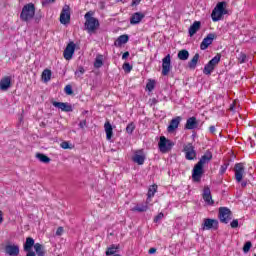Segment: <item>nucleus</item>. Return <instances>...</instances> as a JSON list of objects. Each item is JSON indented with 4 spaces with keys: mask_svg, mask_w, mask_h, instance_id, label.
<instances>
[{
    "mask_svg": "<svg viewBox=\"0 0 256 256\" xmlns=\"http://www.w3.org/2000/svg\"><path fill=\"white\" fill-rule=\"evenodd\" d=\"M84 27L88 33H95L99 29V19L93 17V12L89 11L84 15Z\"/></svg>",
    "mask_w": 256,
    "mask_h": 256,
    "instance_id": "f257e3e1",
    "label": "nucleus"
},
{
    "mask_svg": "<svg viewBox=\"0 0 256 256\" xmlns=\"http://www.w3.org/2000/svg\"><path fill=\"white\" fill-rule=\"evenodd\" d=\"M35 18V4L28 3L25 4L20 13V19L24 23H29V21Z\"/></svg>",
    "mask_w": 256,
    "mask_h": 256,
    "instance_id": "f03ea898",
    "label": "nucleus"
},
{
    "mask_svg": "<svg viewBox=\"0 0 256 256\" xmlns=\"http://www.w3.org/2000/svg\"><path fill=\"white\" fill-rule=\"evenodd\" d=\"M221 61V54H217L215 57H213L205 66L203 73L204 75H211L213 71H215V67L219 65Z\"/></svg>",
    "mask_w": 256,
    "mask_h": 256,
    "instance_id": "7ed1b4c3",
    "label": "nucleus"
},
{
    "mask_svg": "<svg viewBox=\"0 0 256 256\" xmlns=\"http://www.w3.org/2000/svg\"><path fill=\"white\" fill-rule=\"evenodd\" d=\"M183 153H185V159H187V161H195V159H197V151H195L193 143L184 145Z\"/></svg>",
    "mask_w": 256,
    "mask_h": 256,
    "instance_id": "20e7f679",
    "label": "nucleus"
},
{
    "mask_svg": "<svg viewBox=\"0 0 256 256\" xmlns=\"http://www.w3.org/2000/svg\"><path fill=\"white\" fill-rule=\"evenodd\" d=\"M232 215L233 214L229 208L227 207L219 208L218 217L221 223H225V224L229 223V221H231Z\"/></svg>",
    "mask_w": 256,
    "mask_h": 256,
    "instance_id": "39448f33",
    "label": "nucleus"
},
{
    "mask_svg": "<svg viewBox=\"0 0 256 256\" xmlns=\"http://www.w3.org/2000/svg\"><path fill=\"white\" fill-rule=\"evenodd\" d=\"M203 173H205V171L203 170V166H201V164L196 163L192 170V181L194 183H201Z\"/></svg>",
    "mask_w": 256,
    "mask_h": 256,
    "instance_id": "423d86ee",
    "label": "nucleus"
},
{
    "mask_svg": "<svg viewBox=\"0 0 256 256\" xmlns=\"http://www.w3.org/2000/svg\"><path fill=\"white\" fill-rule=\"evenodd\" d=\"M158 147L161 153H167V151H171L173 142H171V140L167 139L165 136H161Z\"/></svg>",
    "mask_w": 256,
    "mask_h": 256,
    "instance_id": "0eeeda50",
    "label": "nucleus"
},
{
    "mask_svg": "<svg viewBox=\"0 0 256 256\" xmlns=\"http://www.w3.org/2000/svg\"><path fill=\"white\" fill-rule=\"evenodd\" d=\"M71 22V8L69 5H65L60 14V23L67 25Z\"/></svg>",
    "mask_w": 256,
    "mask_h": 256,
    "instance_id": "6e6552de",
    "label": "nucleus"
},
{
    "mask_svg": "<svg viewBox=\"0 0 256 256\" xmlns=\"http://www.w3.org/2000/svg\"><path fill=\"white\" fill-rule=\"evenodd\" d=\"M171 69V54H168L162 59V75L167 77L171 73Z\"/></svg>",
    "mask_w": 256,
    "mask_h": 256,
    "instance_id": "1a4fd4ad",
    "label": "nucleus"
},
{
    "mask_svg": "<svg viewBox=\"0 0 256 256\" xmlns=\"http://www.w3.org/2000/svg\"><path fill=\"white\" fill-rule=\"evenodd\" d=\"M234 173L236 181L241 183V181H243V175H245V165L243 163H236Z\"/></svg>",
    "mask_w": 256,
    "mask_h": 256,
    "instance_id": "9d476101",
    "label": "nucleus"
},
{
    "mask_svg": "<svg viewBox=\"0 0 256 256\" xmlns=\"http://www.w3.org/2000/svg\"><path fill=\"white\" fill-rule=\"evenodd\" d=\"M203 231H209L211 229H219V221L211 218L204 219L202 224Z\"/></svg>",
    "mask_w": 256,
    "mask_h": 256,
    "instance_id": "9b49d317",
    "label": "nucleus"
},
{
    "mask_svg": "<svg viewBox=\"0 0 256 256\" xmlns=\"http://www.w3.org/2000/svg\"><path fill=\"white\" fill-rule=\"evenodd\" d=\"M73 55H75V42H70L63 52V57L66 61H71V59H73Z\"/></svg>",
    "mask_w": 256,
    "mask_h": 256,
    "instance_id": "f8f14e48",
    "label": "nucleus"
},
{
    "mask_svg": "<svg viewBox=\"0 0 256 256\" xmlns=\"http://www.w3.org/2000/svg\"><path fill=\"white\" fill-rule=\"evenodd\" d=\"M202 198L206 205H215V201L213 200V196L211 195V188L209 186H204Z\"/></svg>",
    "mask_w": 256,
    "mask_h": 256,
    "instance_id": "ddd939ff",
    "label": "nucleus"
},
{
    "mask_svg": "<svg viewBox=\"0 0 256 256\" xmlns=\"http://www.w3.org/2000/svg\"><path fill=\"white\" fill-rule=\"evenodd\" d=\"M214 39H215L214 33L208 34L207 37H205L200 44L201 51H205V49H208L209 45L213 44Z\"/></svg>",
    "mask_w": 256,
    "mask_h": 256,
    "instance_id": "4468645a",
    "label": "nucleus"
},
{
    "mask_svg": "<svg viewBox=\"0 0 256 256\" xmlns=\"http://www.w3.org/2000/svg\"><path fill=\"white\" fill-rule=\"evenodd\" d=\"M6 255L9 256H19V245L17 244H7L4 248Z\"/></svg>",
    "mask_w": 256,
    "mask_h": 256,
    "instance_id": "2eb2a0df",
    "label": "nucleus"
},
{
    "mask_svg": "<svg viewBox=\"0 0 256 256\" xmlns=\"http://www.w3.org/2000/svg\"><path fill=\"white\" fill-rule=\"evenodd\" d=\"M52 105L53 107L61 109V111H64V113H71V111H73V106H71L69 103L53 101Z\"/></svg>",
    "mask_w": 256,
    "mask_h": 256,
    "instance_id": "dca6fc26",
    "label": "nucleus"
},
{
    "mask_svg": "<svg viewBox=\"0 0 256 256\" xmlns=\"http://www.w3.org/2000/svg\"><path fill=\"white\" fill-rule=\"evenodd\" d=\"M182 119L183 118H181V116H177V117L173 118L167 127L168 133H173L175 130H177L179 128V125H180Z\"/></svg>",
    "mask_w": 256,
    "mask_h": 256,
    "instance_id": "f3484780",
    "label": "nucleus"
},
{
    "mask_svg": "<svg viewBox=\"0 0 256 256\" xmlns=\"http://www.w3.org/2000/svg\"><path fill=\"white\" fill-rule=\"evenodd\" d=\"M132 161L137 165H143L145 163V153L143 150H137L132 157Z\"/></svg>",
    "mask_w": 256,
    "mask_h": 256,
    "instance_id": "a211bd4d",
    "label": "nucleus"
},
{
    "mask_svg": "<svg viewBox=\"0 0 256 256\" xmlns=\"http://www.w3.org/2000/svg\"><path fill=\"white\" fill-rule=\"evenodd\" d=\"M197 127H199V121H197V117L192 116L186 120L185 129L191 131L193 129H197Z\"/></svg>",
    "mask_w": 256,
    "mask_h": 256,
    "instance_id": "6ab92c4d",
    "label": "nucleus"
},
{
    "mask_svg": "<svg viewBox=\"0 0 256 256\" xmlns=\"http://www.w3.org/2000/svg\"><path fill=\"white\" fill-rule=\"evenodd\" d=\"M143 19H145V14H143L141 12H135L130 17V25H139V23H141V21H143Z\"/></svg>",
    "mask_w": 256,
    "mask_h": 256,
    "instance_id": "aec40b11",
    "label": "nucleus"
},
{
    "mask_svg": "<svg viewBox=\"0 0 256 256\" xmlns=\"http://www.w3.org/2000/svg\"><path fill=\"white\" fill-rule=\"evenodd\" d=\"M213 159V153L210 150H207L204 155L201 156L200 160L197 162L198 165L204 167L205 164L209 163Z\"/></svg>",
    "mask_w": 256,
    "mask_h": 256,
    "instance_id": "412c9836",
    "label": "nucleus"
},
{
    "mask_svg": "<svg viewBox=\"0 0 256 256\" xmlns=\"http://www.w3.org/2000/svg\"><path fill=\"white\" fill-rule=\"evenodd\" d=\"M134 213H145L149 211V203L146 202L145 204H137L132 208Z\"/></svg>",
    "mask_w": 256,
    "mask_h": 256,
    "instance_id": "4be33fe9",
    "label": "nucleus"
},
{
    "mask_svg": "<svg viewBox=\"0 0 256 256\" xmlns=\"http://www.w3.org/2000/svg\"><path fill=\"white\" fill-rule=\"evenodd\" d=\"M129 42V35L123 34L120 35L114 42L115 47H122L125 43Z\"/></svg>",
    "mask_w": 256,
    "mask_h": 256,
    "instance_id": "5701e85b",
    "label": "nucleus"
},
{
    "mask_svg": "<svg viewBox=\"0 0 256 256\" xmlns=\"http://www.w3.org/2000/svg\"><path fill=\"white\" fill-rule=\"evenodd\" d=\"M11 87V77L6 76L0 80V89L1 91H7Z\"/></svg>",
    "mask_w": 256,
    "mask_h": 256,
    "instance_id": "b1692460",
    "label": "nucleus"
},
{
    "mask_svg": "<svg viewBox=\"0 0 256 256\" xmlns=\"http://www.w3.org/2000/svg\"><path fill=\"white\" fill-rule=\"evenodd\" d=\"M201 29V22L200 21H194L193 24L190 26L188 33L190 37H193Z\"/></svg>",
    "mask_w": 256,
    "mask_h": 256,
    "instance_id": "393cba45",
    "label": "nucleus"
},
{
    "mask_svg": "<svg viewBox=\"0 0 256 256\" xmlns=\"http://www.w3.org/2000/svg\"><path fill=\"white\" fill-rule=\"evenodd\" d=\"M104 129H105L107 141H111V139L113 137V126H111L110 122H106L104 124Z\"/></svg>",
    "mask_w": 256,
    "mask_h": 256,
    "instance_id": "a878e982",
    "label": "nucleus"
},
{
    "mask_svg": "<svg viewBox=\"0 0 256 256\" xmlns=\"http://www.w3.org/2000/svg\"><path fill=\"white\" fill-rule=\"evenodd\" d=\"M225 7H227V2H219L214 8V11H218L220 15H227V9H225Z\"/></svg>",
    "mask_w": 256,
    "mask_h": 256,
    "instance_id": "bb28decb",
    "label": "nucleus"
},
{
    "mask_svg": "<svg viewBox=\"0 0 256 256\" xmlns=\"http://www.w3.org/2000/svg\"><path fill=\"white\" fill-rule=\"evenodd\" d=\"M199 63V53H196L192 59L188 62V68L191 70L197 69V64Z\"/></svg>",
    "mask_w": 256,
    "mask_h": 256,
    "instance_id": "cd10ccee",
    "label": "nucleus"
},
{
    "mask_svg": "<svg viewBox=\"0 0 256 256\" xmlns=\"http://www.w3.org/2000/svg\"><path fill=\"white\" fill-rule=\"evenodd\" d=\"M35 247V239L28 237L24 243V251H31Z\"/></svg>",
    "mask_w": 256,
    "mask_h": 256,
    "instance_id": "c85d7f7f",
    "label": "nucleus"
},
{
    "mask_svg": "<svg viewBox=\"0 0 256 256\" xmlns=\"http://www.w3.org/2000/svg\"><path fill=\"white\" fill-rule=\"evenodd\" d=\"M157 189H158L157 184H153L152 186L149 187L148 193H147V201L155 197V193L157 192Z\"/></svg>",
    "mask_w": 256,
    "mask_h": 256,
    "instance_id": "c756f323",
    "label": "nucleus"
},
{
    "mask_svg": "<svg viewBox=\"0 0 256 256\" xmlns=\"http://www.w3.org/2000/svg\"><path fill=\"white\" fill-rule=\"evenodd\" d=\"M34 249L37 256H45V246H43L41 243H36L34 245Z\"/></svg>",
    "mask_w": 256,
    "mask_h": 256,
    "instance_id": "7c9ffc66",
    "label": "nucleus"
},
{
    "mask_svg": "<svg viewBox=\"0 0 256 256\" xmlns=\"http://www.w3.org/2000/svg\"><path fill=\"white\" fill-rule=\"evenodd\" d=\"M51 70L50 69H45L42 72V81H44V83H49V81H51Z\"/></svg>",
    "mask_w": 256,
    "mask_h": 256,
    "instance_id": "2f4dec72",
    "label": "nucleus"
},
{
    "mask_svg": "<svg viewBox=\"0 0 256 256\" xmlns=\"http://www.w3.org/2000/svg\"><path fill=\"white\" fill-rule=\"evenodd\" d=\"M36 159L41 163H51V158L43 153H36Z\"/></svg>",
    "mask_w": 256,
    "mask_h": 256,
    "instance_id": "473e14b6",
    "label": "nucleus"
},
{
    "mask_svg": "<svg viewBox=\"0 0 256 256\" xmlns=\"http://www.w3.org/2000/svg\"><path fill=\"white\" fill-rule=\"evenodd\" d=\"M178 59H180V61H187V59H189V51L183 49L180 50L177 54Z\"/></svg>",
    "mask_w": 256,
    "mask_h": 256,
    "instance_id": "72a5a7b5",
    "label": "nucleus"
},
{
    "mask_svg": "<svg viewBox=\"0 0 256 256\" xmlns=\"http://www.w3.org/2000/svg\"><path fill=\"white\" fill-rule=\"evenodd\" d=\"M221 12H219L218 10H213L211 17H212V21L214 23H217V21H221V19L223 18L224 14H220Z\"/></svg>",
    "mask_w": 256,
    "mask_h": 256,
    "instance_id": "f704fd0d",
    "label": "nucleus"
},
{
    "mask_svg": "<svg viewBox=\"0 0 256 256\" xmlns=\"http://www.w3.org/2000/svg\"><path fill=\"white\" fill-rule=\"evenodd\" d=\"M119 250V246H116L115 244L111 245L110 247L107 248L106 250V255L107 256H114L117 255L115 253H117V251Z\"/></svg>",
    "mask_w": 256,
    "mask_h": 256,
    "instance_id": "c9c22d12",
    "label": "nucleus"
},
{
    "mask_svg": "<svg viewBox=\"0 0 256 256\" xmlns=\"http://www.w3.org/2000/svg\"><path fill=\"white\" fill-rule=\"evenodd\" d=\"M95 69H101L103 67V55H98L94 61Z\"/></svg>",
    "mask_w": 256,
    "mask_h": 256,
    "instance_id": "e433bc0d",
    "label": "nucleus"
},
{
    "mask_svg": "<svg viewBox=\"0 0 256 256\" xmlns=\"http://www.w3.org/2000/svg\"><path fill=\"white\" fill-rule=\"evenodd\" d=\"M76 79H81L83 75H85V68L83 66H79L78 70L74 73Z\"/></svg>",
    "mask_w": 256,
    "mask_h": 256,
    "instance_id": "4c0bfd02",
    "label": "nucleus"
},
{
    "mask_svg": "<svg viewBox=\"0 0 256 256\" xmlns=\"http://www.w3.org/2000/svg\"><path fill=\"white\" fill-rule=\"evenodd\" d=\"M155 80L154 79H148V82L146 84V90L151 92L153 89H155Z\"/></svg>",
    "mask_w": 256,
    "mask_h": 256,
    "instance_id": "58836bf2",
    "label": "nucleus"
},
{
    "mask_svg": "<svg viewBox=\"0 0 256 256\" xmlns=\"http://www.w3.org/2000/svg\"><path fill=\"white\" fill-rule=\"evenodd\" d=\"M133 131H135V123L131 122L126 127V133H128V135H132Z\"/></svg>",
    "mask_w": 256,
    "mask_h": 256,
    "instance_id": "ea45409f",
    "label": "nucleus"
},
{
    "mask_svg": "<svg viewBox=\"0 0 256 256\" xmlns=\"http://www.w3.org/2000/svg\"><path fill=\"white\" fill-rule=\"evenodd\" d=\"M245 61H247V54L241 52L238 55V63H240V65H243V63H245Z\"/></svg>",
    "mask_w": 256,
    "mask_h": 256,
    "instance_id": "a19ab883",
    "label": "nucleus"
},
{
    "mask_svg": "<svg viewBox=\"0 0 256 256\" xmlns=\"http://www.w3.org/2000/svg\"><path fill=\"white\" fill-rule=\"evenodd\" d=\"M122 69L125 71V73H131V71H133V66H131L129 62H126L123 64Z\"/></svg>",
    "mask_w": 256,
    "mask_h": 256,
    "instance_id": "79ce46f5",
    "label": "nucleus"
},
{
    "mask_svg": "<svg viewBox=\"0 0 256 256\" xmlns=\"http://www.w3.org/2000/svg\"><path fill=\"white\" fill-rule=\"evenodd\" d=\"M251 247H253V244L251 243V241L246 242L243 246V252L249 253V251H251Z\"/></svg>",
    "mask_w": 256,
    "mask_h": 256,
    "instance_id": "37998d69",
    "label": "nucleus"
},
{
    "mask_svg": "<svg viewBox=\"0 0 256 256\" xmlns=\"http://www.w3.org/2000/svg\"><path fill=\"white\" fill-rule=\"evenodd\" d=\"M64 91L66 95H73V87H71V85H66Z\"/></svg>",
    "mask_w": 256,
    "mask_h": 256,
    "instance_id": "c03bdc74",
    "label": "nucleus"
},
{
    "mask_svg": "<svg viewBox=\"0 0 256 256\" xmlns=\"http://www.w3.org/2000/svg\"><path fill=\"white\" fill-rule=\"evenodd\" d=\"M164 217L165 214H163V212H160L158 215L154 217V223H159V221H161V219H163Z\"/></svg>",
    "mask_w": 256,
    "mask_h": 256,
    "instance_id": "a18cd8bd",
    "label": "nucleus"
},
{
    "mask_svg": "<svg viewBox=\"0 0 256 256\" xmlns=\"http://www.w3.org/2000/svg\"><path fill=\"white\" fill-rule=\"evenodd\" d=\"M227 167H229V164H223L220 167V170H219L220 175H225V172L227 171Z\"/></svg>",
    "mask_w": 256,
    "mask_h": 256,
    "instance_id": "49530a36",
    "label": "nucleus"
},
{
    "mask_svg": "<svg viewBox=\"0 0 256 256\" xmlns=\"http://www.w3.org/2000/svg\"><path fill=\"white\" fill-rule=\"evenodd\" d=\"M230 227L232 229H237V227H239V220L234 219L231 223H230Z\"/></svg>",
    "mask_w": 256,
    "mask_h": 256,
    "instance_id": "de8ad7c7",
    "label": "nucleus"
},
{
    "mask_svg": "<svg viewBox=\"0 0 256 256\" xmlns=\"http://www.w3.org/2000/svg\"><path fill=\"white\" fill-rule=\"evenodd\" d=\"M79 127L80 129H85V127H87V120L80 121Z\"/></svg>",
    "mask_w": 256,
    "mask_h": 256,
    "instance_id": "09e8293b",
    "label": "nucleus"
},
{
    "mask_svg": "<svg viewBox=\"0 0 256 256\" xmlns=\"http://www.w3.org/2000/svg\"><path fill=\"white\" fill-rule=\"evenodd\" d=\"M142 0H132L131 7H137L141 3Z\"/></svg>",
    "mask_w": 256,
    "mask_h": 256,
    "instance_id": "8fccbe9b",
    "label": "nucleus"
},
{
    "mask_svg": "<svg viewBox=\"0 0 256 256\" xmlns=\"http://www.w3.org/2000/svg\"><path fill=\"white\" fill-rule=\"evenodd\" d=\"M209 132H210L212 135H215V133L217 132V128H215V126H210V127H209Z\"/></svg>",
    "mask_w": 256,
    "mask_h": 256,
    "instance_id": "3c124183",
    "label": "nucleus"
},
{
    "mask_svg": "<svg viewBox=\"0 0 256 256\" xmlns=\"http://www.w3.org/2000/svg\"><path fill=\"white\" fill-rule=\"evenodd\" d=\"M26 256H37V254L33 250H26Z\"/></svg>",
    "mask_w": 256,
    "mask_h": 256,
    "instance_id": "603ef678",
    "label": "nucleus"
},
{
    "mask_svg": "<svg viewBox=\"0 0 256 256\" xmlns=\"http://www.w3.org/2000/svg\"><path fill=\"white\" fill-rule=\"evenodd\" d=\"M56 235H63V227H58L57 228Z\"/></svg>",
    "mask_w": 256,
    "mask_h": 256,
    "instance_id": "864d4df0",
    "label": "nucleus"
},
{
    "mask_svg": "<svg viewBox=\"0 0 256 256\" xmlns=\"http://www.w3.org/2000/svg\"><path fill=\"white\" fill-rule=\"evenodd\" d=\"M62 149H69V142H63L61 144Z\"/></svg>",
    "mask_w": 256,
    "mask_h": 256,
    "instance_id": "5fc2aeb1",
    "label": "nucleus"
},
{
    "mask_svg": "<svg viewBox=\"0 0 256 256\" xmlns=\"http://www.w3.org/2000/svg\"><path fill=\"white\" fill-rule=\"evenodd\" d=\"M128 57H129V51L124 52L123 55H122V59L125 60Z\"/></svg>",
    "mask_w": 256,
    "mask_h": 256,
    "instance_id": "6e6d98bb",
    "label": "nucleus"
},
{
    "mask_svg": "<svg viewBox=\"0 0 256 256\" xmlns=\"http://www.w3.org/2000/svg\"><path fill=\"white\" fill-rule=\"evenodd\" d=\"M148 253H149L150 255H153V253H157V249H156V248H150L149 251H148Z\"/></svg>",
    "mask_w": 256,
    "mask_h": 256,
    "instance_id": "4d7b16f0",
    "label": "nucleus"
},
{
    "mask_svg": "<svg viewBox=\"0 0 256 256\" xmlns=\"http://www.w3.org/2000/svg\"><path fill=\"white\" fill-rule=\"evenodd\" d=\"M159 103V101L157 100V98H153L151 100V105H157Z\"/></svg>",
    "mask_w": 256,
    "mask_h": 256,
    "instance_id": "13d9d810",
    "label": "nucleus"
},
{
    "mask_svg": "<svg viewBox=\"0 0 256 256\" xmlns=\"http://www.w3.org/2000/svg\"><path fill=\"white\" fill-rule=\"evenodd\" d=\"M56 0H44V4L49 5V3H55Z\"/></svg>",
    "mask_w": 256,
    "mask_h": 256,
    "instance_id": "bf43d9fd",
    "label": "nucleus"
},
{
    "mask_svg": "<svg viewBox=\"0 0 256 256\" xmlns=\"http://www.w3.org/2000/svg\"><path fill=\"white\" fill-rule=\"evenodd\" d=\"M3 223V211L0 210V225Z\"/></svg>",
    "mask_w": 256,
    "mask_h": 256,
    "instance_id": "052dcab7",
    "label": "nucleus"
},
{
    "mask_svg": "<svg viewBox=\"0 0 256 256\" xmlns=\"http://www.w3.org/2000/svg\"><path fill=\"white\" fill-rule=\"evenodd\" d=\"M241 186H242V187H247V182H242V183H241Z\"/></svg>",
    "mask_w": 256,
    "mask_h": 256,
    "instance_id": "680f3d73",
    "label": "nucleus"
},
{
    "mask_svg": "<svg viewBox=\"0 0 256 256\" xmlns=\"http://www.w3.org/2000/svg\"><path fill=\"white\" fill-rule=\"evenodd\" d=\"M233 107H235V104L230 105V111H233Z\"/></svg>",
    "mask_w": 256,
    "mask_h": 256,
    "instance_id": "e2e57ef3",
    "label": "nucleus"
},
{
    "mask_svg": "<svg viewBox=\"0 0 256 256\" xmlns=\"http://www.w3.org/2000/svg\"><path fill=\"white\" fill-rule=\"evenodd\" d=\"M117 1L119 2V1H123V0H117Z\"/></svg>",
    "mask_w": 256,
    "mask_h": 256,
    "instance_id": "0e129e2a",
    "label": "nucleus"
}]
</instances>
